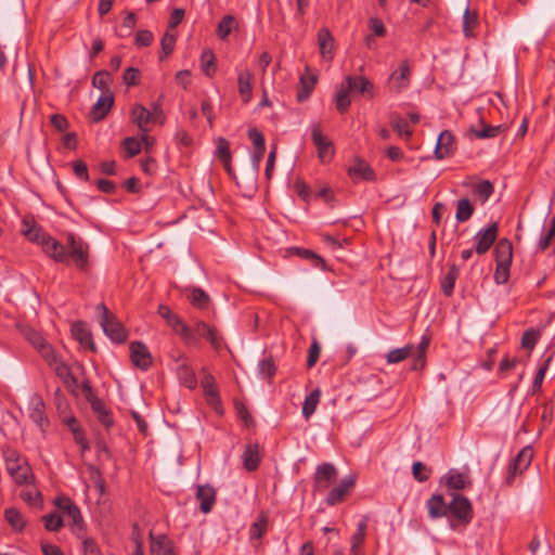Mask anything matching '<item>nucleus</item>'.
I'll use <instances>...</instances> for the list:
<instances>
[{
    "label": "nucleus",
    "instance_id": "obj_1",
    "mask_svg": "<svg viewBox=\"0 0 555 555\" xmlns=\"http://www.w3.org/2000/svg\"><path fill=\"white\" fill-rule=\"evenodd\" d=\"M22 233L30 242L39 244L42 250L55 261L64 262L67 258L66 247L44 233L40 227L27 217L22 221Z\"/></svg>",
    "mask_w": 555,
    "mask_h": 555
},
{
    "label": "nucleus",
    "instance_id": "obj_2",
    "mask_svg": "<svg viewBox=\"0 0 555 555\" xmlns=\"http://www.w3.org/2000/svg\"><path fill=\"white\" fill-rule=\"evenodd\" d=\"M3 460L8 474L18 486H29L35 483V475L27 460L21 453L10 447L2 451Z\"/></svg>",
    "mask_w": 555,
    "mask_h": 555
},
{
    "label": "nucleus",
    "instance_id": "obj_3",
    "mask_svg": "<svg viewBox=\"0 0 555 555\" xmlns=\"http://www.w3.org/2000/svg\"><path fill=\"white\" fill-rule=\"evenodd\" d=\"M450 528L459 530L461 527L465 528L473 519V508L469 500L463 495H454L449 504Z\"/></svg>",
    "mask_w": 555,
    "mask_h": 555
},
{
    "label": "nucleus",
    "instance_id": "obj_4",
    "mask_svg": "<svg viewBox=\"0 0 555 555\" xmlns=\"http://www.w3.org/2000/svg\"><path fill=\"white\" fill-rule=\"evenodd\" d=\"M66 243L68 246V251L66 250L67 258L72 259L76 266V268L82 272H88L90 269L89 263V245L81 238H76L73 233H67Z\"/></svg>",
    "mask_w": 555,
    "mask_h": 555
},
{
    "label": "nucleus",
    "instance_id": "obj_5",
    "mask_svg": "<svg viewBox=\"0 0 555 555\" xmlns=\"http://www.w3.org/2000/svg\"><path fill=\"white\" fill-rule=\"evenodd\" d=\"M98 310L101 311L100 324L104 333L116 343H124L127 338V333L122 325L116 320V318L108 311L104 304L98 306Z\"/></svg>",
    "mask_w": 555,
    "mask_h": 555
},
{
    "label": "nucleus",
    "instance_id": "obj_6",
    "mask_svg": "<svg viewBox=\"0 0 555 555\" xmlns=\"http://www.w3.org/2000/svg\"><path fill=\"white\" fill-rule=\"evenodd\" d=\"M312 141L318 151V157L321 163H330L335 154L333 142L322 133L320 126L314 125L311 131Z\"/></svg>",
    "mask_w": 555,
    "mask_h": 555
},
{
    "label": "nucleus",
    "instance_id": "obj_7",
    "mask_svg": "<svg viewBox=\"0 0 555 555\" xmlns=\"http://www.w3.org/2000/svg\"><path fill=\"white\" fill-rule=\"evenodd\" d=\"M38 351L60 378L67 380L72 376L70 367L59 359L53 348L48 343Z\"/></svg>",
    "mask_w": 555,
    "mask_h": 555
},
{
    "label": "nucleus",
    "instance_id": "obj_8",
    "mask_svg": "<svg viewBox=\"0 0 555 555\" xmlns=\"http://www.w3.org/2000/svg\"><path fill=\"white\" fill-rule=\"evenodd\" d=\"M27 412L29 418L42 430L49 425V421L46 414V404L42 398L38 395L30 397L28 401Z\"/></svg>",
    "mask_w": 555,
    "mask_h": 555
},
{
    "label": "nucleus",
    "instance_id": "obj_9",
    "mask_svg": "<svg viewBox=\"0 0 555 555\" xmlns=\"http://www.w3.org/2000/svg\"><path fill=\"white\" fill-rule=\"evenodd\" d=\"M411 70L406 60L400 62L398 69L395 70L388 80L389 88L396 93L405 90L410 85Z\"/></svg>",
    "mask_w": 555,
    "mask_h": 555
},
{
    "label": "nucleus",
    "instance_id": "obj_10",
    "mask_svg": "<svg viewBox=\"0 0 555 555\" xmlns=\"http://www.w3.org/2000/svg\"><path fill=\"white\" fill-rule=\"evenodd\" d=\"M202 387L206 397L207 403L212 406L218 413H221L220 398L214 376L207 372L206 369L202 370Z\"/></svg>",
    "mask_w": 555,
    "mask_h": 555
},
{
    "label": "nucleus",
    "instance_id": "obj_11",
    "mask_svg": "<svg viewBox=\"0 0 555 555\" xmlns=\"http://www.w3.org/2000/svg\"><path fill=\"white\" fill-rule=\"evenodd\" d=\"M456 150L455 138L452 132L444 130L442 131L437 140V144L434 151L436 159H444L451 157Z\"/></svg>",
    "mask_w": 555,
    "mask_h": 555
},
{
    "label": "nucleus",
    "instance_id": "obj_12",
    "mask_svg": "<svg viewBox=\"0 0 555 555\" xmlns=\"http://www.w3.org/2000/svg\"><path fill=\"white\" fill-rule=\"evenodd\" d=\"M337 470L331 463H323L318 466L314 475V487L318 491H325L335 480Z\"/></svg>",
    "mask_w": 555,
    "mask_h": 555
},
{
    "label": "nucleus",
    "instance_id": "obj_13",
    "mask_svg": "<svg viewBox=\"0 0 555 555\" xmlns=\"http://www.w3.org/2000/svg\"><path fill=\"white\" fill-rule=\"evenodd\" d=\"M532 457L533 451L530 447H526L520 450L508 467L506 481L511 483L517 473H522L526 470L530 465Z\"/></svg>",
    "mask_w": 555,
    "mask_h": 555
},
{
    "label": "nucleus",
    "instance_id": "obj_14",
    "mask_svg": "<svg viewBox=\"0 0 555 555\" xmlns=\"http://www.w3.org/2000/svg\"><path fill=\"white\" fill-rule=\"evenodd\" d=\"M129 351L131 361L137 367L147 370L152 365V356L143 343L132 341Z\"/></svg>",
    "mask_w": 555,
    "mask_h": 555
},
{
    "label": "nucleus",
    "instance_id": "obj_15",
    "mask_svg": "<svg viewBox=\"0 0 555 555\" xmlns=\"http://www.w3.org/2000/svg\"><path fill=\"white\" fill-rule=\"evenodd\" d=\"M498 235L496 222L490 223L486 229L477 232L475 236L476 251L479 255L485 254L490 249Z\"/></svg>",
    "mask_w": 555,
    "mask_h": 555
},
{
    "label": "nucleus",
    "instance_id": "obj_16",
    "mask_svg": "<svg viewBox=\"0 0 555 555\" xmlns=\"http://www.w3.org/2000/svg\"><path fill=\"white\" fill-rule=\"evenodd\" d=\"M348 176L354 181L360 182L373 181L375 179V172L371 166L363 159L357 158L353 164L348 168Z\"/></svg>",
    "mask_w": 555,
    "mask_h": 555
},
{
    "label": "nucleus",
    "instance_id": "obj_17",
    "mask_svg": "<svg viewBox=\"0 0 555 555\" xmlns=\"http://www.w3.org/2000/svg\"><path fill=\"white\" fill-rule=\"evenodd\" d=\"M151 555H177L173 542L165 534H150Z\"/></svg>",
    "mask_w": 555,
    "mask_h": 555
},
{
    "label": "nucleus",
    "instance_id": "obj_18",
    "mask_svg": "<svg viewBox=\"0 0 555 555\" xmlns=\"http://www.w3.org/2000/svg\"><path fill=\"white\" fill-rule=\"evenodd\" d=\"M356 483V478L353 476L345 477L338 486L333 488L326 498V503L331 506L340 503L345 495L349 492L351 488H353Z\"/></svg>",
    "mask_w": 555,
    "mask_h": 555
},
{
    "label": "nucleus",
    "instance_id": "obj_19",
    "mask_svg": "<svg viewBox=\"0 0 555 555\" xmlns=\"http://www.w3.org/2000/svg\"><path fill=\"white\" fill-rule=\"evenodd\" d=\"M253 80L254 75L250 70H240L237 74V89L241 100L247 104L253 99Z\"/></svg>",
    "mask_w": 555,
    "mask_h": 555
},
{
    "label": "nucleus",
    "instance_id": "obj_20",
    "mask_svg": "<svg viewBox=\"0 0 555 555\" xmlns=\"http://www.w3.org/2000/svg\"><path fill=\"white\" fill-rule=\"evenodd\" d=\"M131 120L134 122L141 132H149L150 124H154V118L150 113V109L144 107L142 104H134L131 108Z\"/></svg>",
    "mask_w": 555,
    "mask_h": 555
},
{
    "label": "nucleus",
    "instance_id": "obj_21",
    "mask_svg": "<svg viewBox=\"0 0 555 555\" xmlns=\"http://www.w3.org/2000/svg\"><path fill=\"white\" fill-rule=\"evenodd\" d=\"M113 103L114 96L111 92H106L101 95L90 111V118L92 121L98 122L102 120L109 112Z\"/></svg>",
    "mask_w": 555,
    "mask_h": 555
},
{
    "label": "nucleus",
    "instance_id": "obj_22",
    "mask_svg": "<svg viewBox=\"0 0 555 555\" xmlns=\"http://www.w3.org/2000/svg\"><path fill=\"white\" fill-rule=\"evenodd\" d=\"M196 499L199 501V508L204 514L209 513L216 502V490L209 485H199L196 489Z\"/></svg>",
    "mask_w": 555,
    "mask_h": 555
},
{
    "label": "nucleus",
    "instance_id": "obj_23",
    "mask_svg": "<svg viewBox=\"0 0 555 555\" xmlns=\"http://www.w3.org/2000/svg\"><path fill=\"white\" fill-rule=\"evenodd\" d=\"M243 466L246 470H256L260 464V451L257 443H248L242 454Z\"/></svg>",
    "mask_w": 555,
    "mask_h": 555
},
{
    "label": "nucleus",
    "instance_id": "obj_24",
    "mask_svg": "<svg viewBox=\"0 0 555 555\" xmlns=\"http://www.w3.org/2000/svg\"><path fill=\"white\" fill-rule=\"evenodd\" d=\"M426 507L429 517L433 519L441 518L447 516L449 513V505L446 504L441 494L431 495V498L426 503Z\"/></svg>",
    "mask_w": 555,
    "mask_h": 555
},
{
    "label": "nucleus",
    "instance_id": "obj_25",
    "mask_svg": "<svg viewBox=\"0 0 555 555\" xmlns=\"http://www.w3.org/2000/svg\"><path fill=\"white\" fill-rule=\"evenodd\" d=\"M318 44L322 57L326 61H331L333 59L334 38L327 28L319 30Z\"/></svg>",
    "mask_w": 555,
    "mask_h": 555
},
{
    "label": "nucleus",
    "instance_id": "obj_26",
    "mask_svg": "<svg viewBox=\"0 0 555 555\" xmlns=\"http://www.w3.org/2000/svg\"><path fill=\"white\" fill-rule=\"evenodd\" d=\"M195 331L198 336L206 337L214 349L219 350L222 347V338L217 334L215 328L209 326L203 321H197L195 323Z\"/></svg>",
    "mask_w": 555,
    "mask_h": 555
},
{
    "label": "nucleus",
    "instance_id": "obj_27",
    "mask_svg": "<svg viewBox=\"0 0 555 555\" xmlns=\"http://www.w3.org/2000/svg\"><path fill=\"white\" fill-rule=\"evenodd\" d=\"M430 344V337L428 335H423L417 347H414L413 351V362L412 370L417 371L422 370L426 363V352Z\"/></svg>",
    "mask_w": 555,
    "mask_h": 555
},
{
    "label": "nucleus",
    "instance_id": "obj_28",
    "mask_svg": "<svg viewBox=\"0 0 555 555\" xmlns=\"http://www.w3.org/2000/svg\"><path fill=\"white\" fill-rule=\"evenodd\" d=\"M346 82L349 85L351 91L359 92L360 94L367 95L369 98L373 96L374 86L367 78L363 76H347Z\"/></svg>",
    "mask_w": 555,
    "mask_h": 555
},
{
    "label": "nucleus",
    "instance_id": "obj_29",
    "mask_svg": "<svg viewBox=\"0 0 555 555\" xmlns=\"http://www.w3.org/2000/svg\"><path fill=\"white\" fill-rule=\"evenodd\" d=\"M177 375L180 384L188 389H195L197 386V379L192 367L186 363V361H182L177 366Z\"/></svg>",
    "mask_w": 555,
    "mask_h": 555
},
{
    "label": "nucleus",
    "instance_id": "obj_30",
    "mask_svg": "<svg viewBox=\"0 0 555 555\" xmlns=\"http://www.w3.org/2000/svg\"><path fill=\"white\" fill-rule=\"evenodd\" d=\"M495 262L501 264H511L513 258V247L508 240L503 238L498 242L494 248Z\"/></svg>",
    "mask_w": 555,
    "mask_h": 555
},
{
    "label": "nucleus",
    "instance_id": "obj_31",
    "mask_svg": "<svg viewBox=\"0 0 555 555\" xmlns=\"http://www.w3.org/2000/svg\"><path fill=\"white\" fill-rule=\"evenodd\" d=\"M4 517L14 531L21 532L26 527L27 521L25 517L15 507L7 508L4 512Z\"/></svg>",
    "mask_w": 555,
    "mask_h": 555
},
{
    "label": "nucleus",
    "instance_id": "obj_32",
    "mask_svg": "<svg viewBox=\"0 0 555 555\" xmlns=\"http://www.w3.org/2000/svg\"><path fill=\"white\" fill-rule=\"evenodd\" d=\"M73 336L85 347L95 350L91 333L85 327L83 323H75L72 327Z\"/></svg>",
    "mask_w": 555,
    "mask_h": 555
},
{
    "label": "nucleus",
    "instance_id": "obj_33",
    "mask_svg": "<svg viewBox=\"0 0 555 555\" xmlns=\"http://www.w3.org/2000/svg\"><path fill=\"white\" fill-rule=\"evenodd\" d=\"M351 92V89L349 88V85L345 81L339 86L337 89L336 95H335V104L336 108L339 113H345L348 111L350 106V99L349 93Z\"/></svg>",
    "mask_w": 555,
    "mask_h": 555
},
{
    "label": "nucleus",
    "instance_id": "obj_34",
    "mask_svg": "<svg viewBox=\"0 0 555 555\" xmlns=\"http://www.w3.org/2000/svg\"><path fill=\"white\" fill-rule=\"evenodd\" d=\"M414 351V346L409 344L402 348H396L390 350L386 354V360L388 364H397L411 357Z\"/></svg>",
    "mask_w": 555,
    "mask_h": 555
},
{
    "label": "nucleus",
    "instance_id": "obj_35",
    "mask_svg": "<svg viewBox=\"0 0 555 555\" xmlns=\"http://www.w3.org/2000/svg\"><path fill=\"white\" fill-rule=\"evenodd\" d=\"M21 499L31 506H41L42 495L38 488L31 483L26 486L20 493Z\"/></svg>",
    "mask_w": 555,
    "mask_h": 555
},
{
    "label": "nucleus",
    "instance_id": "obj_36",
    "mask_svg": "<svg viewBox=\"0 0 555 555\" xmlns=\"http://www.w3.org/2000/svg\"><path fill=\"white\" fill-rule=\"evenodd\" d=\"M66 515L70 519V522H69L70 530L77 537L81 538L82 533L85 531V522H83L79 507L77 505L75 507H72V509Z\"/></svg>",
    "mask_w": 555,
    "mask_h": 555
},
{
    "label": "nucleus",
    "instance_id": "obj_37",
    "mask_svg": "<svg viewBox=\"0 0 555 555\" xmlns=\"http://www.w3.org/2000/svg\"><path fill=\"white\" fill-rule=\"evenodd\" d=\"M474 205L468 198H460L456 203L455 219L457 222L469 220L474 214Z\"/></svg>",
    "mask_w": 555,
    "mask_h": 555
},
{
    "label": "nucleus",
    "instance_id": "obj_38",
    "mask_svg": "<svg viewBox=\"0 0 555 555\" xmlns=\"http://www.w3.org/2000/svg\"><path fill=\"white\" fill-rule=\"evenodd\" d=\"M321 398V390L319 388L312 390L309 396L306 397L302 405V415L308 420L317 410Z\"/></svg>",
    "mask_w": 555,
    "mask_h": 555
},
{
    "label": "nucleus",
    "instance_id": "obj_39",
    "mask_svg": "<svg viewBox=\"0 0 555 555\" xmlns=\"http://www.w3.org/2000/svg\"><path fill=\"white\" fill-rule=\"evenodd\" d=\"M367 524L366 520H361L358 524L357 531L353 533L351 539V553L352 555L362 554L360 547L365 539Z\"/></svg>",
    "mask_w": 555,
    "mask_h": 555
},
{
    "label": "nucleus",
    "instance_id": "obj_40",
    "mask_svg": "<svg viewBox=\"0 0 555 555\" xmlns=\"http://www.w3.org/2000/svg\"><path fill=\"white\" fill-rule=\"evenodd\" d=\"M177 41V35L176 33L170 31L169 29L164 34L160 46L162 51L159 53V60L163 61L164 59L168 57L173 49Z\"/></svg>",
    "mask_w": 555,
    "mask_h": 555
},
{
    "label": "nucleus",
    "instance_id": "obj_41",
    "mask_svg": "<svg viewBox=\"0 0 555 555\" xmlns=\"http://www.w3.org/2000/svg\"><path fill=\"white\" fill-rule=\"evenodd\" d=\"M390 125L397 131L400 137L410 138L412 135V129L409 120L398 115L392 114L390 116Z\"/></svg>",
    "mask_w": 555,
    "mask_h": 555
},
{
    "label": "nucleus",
    "instance_id": "obj_42",
    "mask_svg": "<svg viewBox=\"0 0 555 555\" xmlns=\"http://www.w3.org/2000/svg\"><path fill=\"white\" fill-rule=\"evenodd\" d=\"M466 483V476L457 470L451 469L446 476V486L450 489L461 490Z\"/></svg>",
    "mask_w": 555,
    "mask_h": 555
},
{
    "label": "nucleus",
    "instance_id": "obj_43",
    "mask_svg": "<svg viewBox=\"0 0 555 555\" xmlns=\"http://www.w3.org/2000/svg\"><path fill=\"white\" fill-rule=\"evenodd\" d=\"M173 331L189 346H193L198 343L195 327L194 328L189 327L183 321Z\"/></svg>",
    "mask_w": 555,
    "mask_h": 555
},
{
    "label": "nucleus",
    "instance_id": "obj_44",
    "mask_svg": "<svg viewBox=\"0 0 555 555\" xmlns=\"http://www.w3.org/2000/svg\"><path fill=\"white\" fill-rule=\"evenodd\" d=\"M493 191V185L488 180L480 181L473 186V194L477 196L482 204L489 199Z\"/></svg>",
    "mask_w": 555,
    "mask_h": 555
},
{
    "label": "nucleus",
    "instance_id": "obj_45",
    "mask_svg": "<svg viewBox=\"0 0 555 555\" xmlns=\"http://www.w3.org/2000/svg\"><path fill=\"white\" fill-rule=\"evenodd\" d=\"M457 276L459 269L456 266H452L447 275L441 281V289L444 295L450 296L452 294Z\"/></svg>",
    "mask_w": 555,
    "mask_h": 555
},
{
    "label": "nucleus",
    "instance_id": "obj_46",
    "mask_svg": "<svg viewBox=\"0 0 555 555\" xmlns=\"http://www.w3.org/2000/svg\"><path fill=\"white\" fill-rule=\"evenodd\" d=\"M236 21L232 15H225L218 24L217 35L220 39H225L235 28Z\"/></svg>",
    "mask_w": 555,
    "mask_h": 555
},
{
    "label": "nucleus",
    "instance_id": "obj_47",
    "mask_svg": "<svg viewBox=\"0 0 555 555\" xmlns=\"http://www.w3.org/2000/svg\"><path fill=\"white\" fill-rule=\"evenodd\" d=\"M315 85V78L313 76L311 77H300V88L297 92V99L299 102H302L307 100L312 92Z\"/></svg>",
    "mask_w": 555,
    "mask_h": 555
},
{
    "label": "nucleus",
    "instance_id": "obj_48",
    "mask_svg": "<svg viewBox=\"0 0 555 555\" xmlns=\"http://www.w3.org/2000/svg\"><path fill=\"white\" fill-rule=\"evenodd\" d=\"M478 24V16L476 13L470 12L468 8H466L463 15V31L466 37L473 36V29Z\"/></svg>",
    "mask_w": 555,
    "mask_h": 555
},
{
    "label": "nucleus",
    "instance_id": "obj_49",
    "mask_svg": "<svg viewBox=\"0 0 555 555\" xmlns=\"http://www.w3.org/2000/svg\"><path fill=\"white\" fill-rule=\"evenodd\" d=\"M158 313L162 318L166 320L167 324L172 330H175L182 322V320L177 314H175L167 306L160 305L158 307Z\"/></svg>",
    "mask_w": 555,
    "mask_h": 555
},
{
    "label": "nucleus",
    "instance_id": "obj_50",
    "mask_svg": "<svg viewBox=\"0 0 555 555\" xmlns=\"http://www.w3.org/2000/svg\"><path fill=\"white\" fill-rule=\"evenodd\" d=\"M42 519H43V522H44V528L48 531L55 532V531L60 530L64 526L63 518L60 515L55 514V513L49 514V515H44Z\"/></svg>",
    "mask_w": 555,
    "mask_h": 555
},
{
    "label": "nucleus",
    "instance_id": "obj_51",
    "mask_svg": "<svg viewBox=\"0 0 555 555\" xmlns=\"http://www.w3.org/2000/svg\"><path fill=\"white\" fill-rule=\"evenodd\" d=\"M122 146L127 153V157L131 158L138 155L141 151V141L134 137H128L124 140Z\"/></svg>",
    "mask_w": 555,
    "mask_h": 555
},
{
    "label": "nucleus",
    "instance_id": "obj_52",
    "mask_svg": "<svg viewBox=\"0 0 555 555\" xmlns=\"http://www.w3.org/2000/svg\"><path fill=\"white\" fill-rule=\"evenodd\" d=\"M553 357L550 356L544 362L543 364L539 367L535 376H534V379H533V383H532V389L533 391H540L541 390V387H542V383H543V379L545 377V374H546V371L548 369V365L552 361Z\"/></svg>",
    "mask_w": 555,
    "mask_h": 555
},
{
    "label": "nucleus",
    "instance_id": "obj_53",
    "mask_svg": "<svg viewBox=\"0 0 555 555\" xmlns=\"http://www.w3.org/2000/svg\"><path fill=\"white\" fill-rule=\"evenodd\" d=\"M259 374L270 380L275 374V365L271 358L263 359L258 365Z\"/></svg>",
    "mask_w": 555,
    "mask_h": 555
},
{
    "label": "nucleus",
    "instance_id": "obj_54",
    "mask_svg": "<svg viewBox=\"0 0 555 555\" xmlns=\"http://www.w3.org/2000/svg\"><path fill=\"white\" fill-rule=\"evenodd\" d=\"M413 477L420 481L424 482L429 478L430 469L427 468L422 462H414L412 466Z\"/></svg>",
    "mask_w": 555,
    "mask_h": 555
},
{
    "label": "nucleus",
    "instance_id": "obj_55",
    "mask_svg": "<svg viewBox=\"0 0 555 555\" xmlns=\"http://www.w3.org/2000/svg\"><path fill=\"white\" fill-rule=\"evenodd\" d=\"M539 332L535 330H528L522 334L521 347L532 350L538 341Z\"/></svg>",
    "mask_w": 555,
    "mask_h": 555
},
{
    "label": "nucleus",
    "instance_id": "obj_56",
    "mask_svg": "<svg viewBox=\"0 0 555 555\" xmlns=\"http://www.w3.org/2000/svg\"><path fill=\"white\" fill-rule=\"evenodd\" d=\"M470 132L478 139L494 138L499 134L500 127L485 125L480 130L470 129Z\"/></svg>",
    "mask_w": 555,
    "mask_h": 555
},
{
    "label": "nucleus",
    "instance_id": "obj_57",
    "mask_svg": "<svg viewBox=\"0 0 555 555\" xmlns=\"http://www.w3.org/2000/svg\"><path fill=\"white\" fill-rule=\"evenodd\" d=\"M111 76L107 72H98L92 78V85L101 90L108 91Z\"/></svg>",
    "mask_w": 555,
    "mask_h": 555
},
{
    "label": "nucleus",
    "instance_id": "obj_58",
    "mask_svg": "<svg viewBox=\"0 0 555 555\" xmlns=\"http://www.w3.org/2000/svg\"><path fill=\"white\" fill-rule=\"evenodd\" d=\"M208 295L201 288L193 289L190 297L192 305L198 308L205 307L208 302Z\"/></svg>",
    "mask_w": 555,
    "mask_h": 555
},
{
    "label": "nucleus",
    "instance_id": "obj_59",
    "mask_svg": "<svg viewBox=\"0 0 555 555\" xmlns=\"http://www.w3.org/2000/svg\"><path fill=\"white\" fill-rule=\"evenodd\" d=\"M266 529H267V519H266V517H261L260 519H258L257 521H255L251 525L250 530H249L250 538L251 539H260L264 534Z\"/></svg>",
    "mask_w": 555,
    "mask_h": 555
},
{
    "label": "nucleus",
    "instance_id": "obj_60",
    "mask_svg": "<svg viewBox=\"0 0 555 555\" xmlns=\"http://www.w3.org/2000/svg\"><path fill=\"white\" fill-rule=\"evenodd\" d=\"M509 267H511V264L496 263V268H495V272H494V281L498 284H504L508 281Z\"/></svg>",
    "mask_w": 555,
    "mask_h": 555
},
{
    "label": "nucleus",
    "instance_id": "obj_61",
    "mask_svg": "<svg viewBox=\"0 0 555 555\" xmlns=\"http://www.w3.org/2000/svg\"><path fill=\"white\" fill-rule=\"evenodd\" d=\"M93 409L98 414V418L102 425L106 428L111 427L113 424V420L109 413L105 410V408L101 403L93 404Z\"/></svg>",
    "mask_w": 555,
    "mask_h": 555
},
{
    "label": "nucleus",
    "instance_id": "obj_62",
    "mask_svg": "<svg viewBox=\"0 0 555 555\" xmlns=\"http://www.w3.org/2000/svg\"><path fill=\"white\" fill-rule=\"evenodd\" d=\"M153 34L150 30H139L134 38V43L138 47H149L153 42Z\"/></svg>",
    "mask_w": 555,
    "mask_h": 555
},
{
    "label": "nucleus",
    "instance_id": "obj_63",
    "mask_svg": "<svg viewBox=\"0 0 555 555\" xmlns=\"http://www.w3.org/2000/svg\"><path fill=\"white\" fill-rule=\"evenodd\" d=\"M73 171L78 179H80L85 182L89 181L88 167L85 162H82V160L74 162L73 163Z\"/></svg>",
    "mask_w": 555,
    "mask_h": 555
},
{
    "label": "nucleus",
    "instance_id": "obj_64",
    "mask_svg": "<svg viewBox=\"0 0 555 555\" xmlns=\"http://www.w3.org/2000/svg\"><path fill=\"white\" fill-rule=\"evenodd\" d=\"M83 554L85 555H102L96 542L93 539H83Z\"/></svg>",
    "mask_w": 555,
    "mask_h": 555
}]
</instances>
